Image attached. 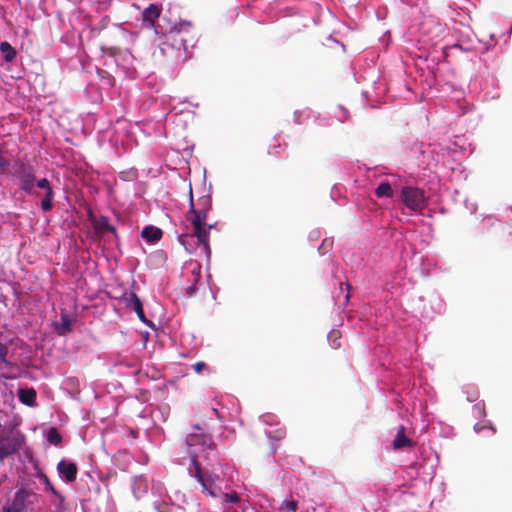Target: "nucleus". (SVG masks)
Segmentation results:
<instances>
[{"mask_svg":"<svg viewBox=\"0 0 512 512\" xmlns=\"http://www.w3.org/2000/svg\"><path fill=\"white\" fill-rule=\"evenodd\" d=\"M189 204L190 207L187 211L186 219L192 224L193 233L191 235H180L179 242L186 247L187 241L196 237L198 243L203 246L207 257H209L211 254L209 231L213 226L206 223V218L212 208V198L210 195H204L197 200L196 204H194L192 189L190 188Z\"/></svg>","mask_w":512,"mask_h":512,"instance_id":"nucleus-1","label":"nucleus"},{"mask_svg":"<svg viewBox=\"0 0 512 512\" xmlns=\"http://www.w3.org/2000/svg\"><path fill=\"white\" fill-rule=\"evenodd\" d=\"M196 43V31L192 23L179 22L170 28L169 31L162 33L160 43L163 52L175 50L179 54L188 52Z\"/></svg>","mask_w":512,"mask_h":512,"instance_id":"nucleus-2","label":"nucleus"},{"mask_svg":"<svg viewBox=\"0 0 512 512\" xmlns=\"http://www.w3.org/2000/svg\"><path fill=\"white\" fill-rule=\"evenodd\" d=\"M400 200L413 212H422L427 207V198L422 189L414 186H404L401 189Z\"/></svg>","mask_w":512,"mask_h":512,"instance_id":"nucleus-3","label":"nucleus"},{"mask_svg":"<svg viewBox=\"0 0 512 512\" xmlns=\"http://www.w3.org/2000/svg\"><path fill=\"white\" fill-rule=\"evenodd\" d=\"M16 176L19 178L21 183V189L26 193H31L34 188L35 174L32 166L28 164H20L16 171Z\"/></svg>","mask_w":512,"mask_h":512,"instance_id":"nucleus-4","label":"nucleus"},{"mask_svg":"<svg viewBox=\"0 0 512 512\" xmlns=\"http://www.w3.org/2000/svg\"><path fill=\"white\" fill-rule=\"evenodd\" d=\"M161 14V8L157 4H150L142 12V21L145 27L154 28L155 32L159 34L158 28L155 26V21Z\"/></svg>","mask_w":512,"mask_h":512,"instance_id":"nucleus-5","label":"nucleus"},{"mask_svg":"<svg viewBox=\"0 0 512 512\" xmlns=\"http://www.w3.org/2000/svg\"><path fill=\"white\" fill-rule=\"evenodd\" d=\"M37 187L45 190V196L41 201V208L43 211H50L53 208L54 192L50 182L46 179H40L36 183Z\"/></svg>","mask_w":512,"mask_h":512,"instance_id":"nucleus-6","label":"nucleus"},{"mask_svg":"<svg viewBox=\"0 0 512 512\" xmlns=\"http://www.w3.org/2000/svg\"><path fill=\"white\" fill-rule=\"evenodd\" d=\"M126 306L135 311L138 318L140 319V321H142L143 323L149 325V326H152V322L151 321H148L145 317V314H144V310H143V306H142V302L141 300L139 299V297L135 294V293H130L129 297H127L126 299Z\"/></svg>","mask_w":512,"mask_h":512,"instance_id":"nucleus-7","label":"nucleus"},{"mask_svg":"<svg viewBox=\"0 0 512 512\" xmlns=\"http://www.w3.org/2000/svg\"><path fill=\"white\" fill-rule=\"evenodd\" d=\"M58 472L65 477L68 482H73L76 480L78 468L76 463L68 462L66 460H61L57 464Z\"/></svg>","mask_w":512,"mask_h":512,"instance_id":"nucleus-8","label":"nucleus"},{"mask_svg":"<svg viewBox=\"0 0 512 512\" xmlns=\"http://www.w3.org/2000/svg\"><path fill=\"white\" fill-rule=\"evenodd\" d=\"M405 431L406 428L403 425H400L392 442V448L394 450H399L404 447H412L414 445L413 440L406 436Z\"/></svg>","mask_w":512,"mask_h":512,"instance_id":"nucleus-9","label":"nucleus"},{"mask_svg":"<svg viewBox=\"0 0 512 512\" xmlns=\"http://www.w3.org/2000/svg\"><path fill=\"white\" fill-rule=\"evenodd\" d=\"M189 269L192 276V284L186 288V292L189 296H192L196 291V284L201 278V265L198 262H192L189 264Z\"/></svg>","mask_w":512,"mask_h":512,"instance_id":"nucleus-10","label":"nucleus"},{"mask_svg":"<svg viewBox=\"0 0 512 512\" xmlns=\"http://www.w3.org/2000/svg\"><path fill=\"white\" fill-rule=\"evenodd\" d=\"M193 464L195 466V477L198 479V481L200 482V484L202 485L203 487V490L205 492H207L208 495L210 496H215V493L214 491L211 489L210 487V483L212 482V480L209 478H205L203 475H202V471H201V468L198 464V462L196 461V459H193Z\"/></svg>","mask_w":512,"mask_h":512,"instance_id":"nucleus-11","label":"nucleus"},{"mask_svg":"<svg viewBox=\"0 0 512 512\" xmlns=\"http://www.w3.org/2000/svg\"><path fill=\"white\" fill-rule=\"evenodd\" d=\"M141 236L148 242H156L161 239L162 230L154 226H148L142 230Z\"/></svg>","mask_w":512,"mask_h":512,"instance_id":"nucleus-12","label":"nucleus"},{"mask_svg":"<svg viewBox=\"0 0 512 512\" xmlns=\"http://www.w3.org/2000/svg\"><path fill=\"white\" fill-rule=\"evenodd\" d=\"M19 400L28 406H34L36 402V392L33 388L20 389L18 392Z\"/></svg>","mask_w":512,"mask_h":512,"instance_id":"nucleus-13","label":"nucleus"},{"mask_svg":"<svg viewBox=\"0 0 512 512\" xmlns=\"http://www.w3.org/2000/svg\"><path fill=\"white\" fill-rule=\"evenodd\" d=\"M375 194L379 198H391L393 197V189L390 183L384 181L377 186V188L375 189Z\"/></svg>","mask_w":512,"mask_h":512,"instance_id":"nucleus-14","label":"nucleus"},{"mask_svg":"<svg viewBox=\"0 0 512 512\" xmlns=\"http://www.w3.org/2000/svg\"><path fill=\"white\" fill-rule=\"evenodd\" d=\"M95 229L98 232L104 233V232H110L115 234L116 230L115 228L110 225L107 217H100L94 224Z\"/></svg>","mask_w":512,"mask_h":512,"instance_id":"nucleus-15","label":"nucleus"},{"mask_svg":"<svg viewBox=\"0 0 512 512\" xmlns=\"http://www.w3.org/2000/svg\"><path fill=\"white\" fill-rule=\"evenodd\" d=\"M0 51L6 62H11L16 57V50L7 41L0 43Z\"/></svg>","mask_w":512,"mask_h":512,"instance_id":"nucleus-16","label":"nucleus"},{"mask_svg":"<svg viewBox=\"0 0 512 512\" xmlns=\"http://www.w3.org/2000/svg\"><path fill=\"white\" fill-rule=\"evenodd\" d=\"M62 437L56 428H50L47 433V441L55 446L61 443Z\"/></svg>","mask_w":512,"mask_h":512,"instance_id":"nucleus-17","label":"nucleus"},{"mask_svg":"<svg viewBox=\"0 0 512 512\" xmlns=\"http://www.w3.org/2000/svg\"><path fill=\"white\" fill-rule=\"evenodd\" d=\"M38 478L43 482V484L45 485V489L47 491H50L51 493H53L54 495L58 496V497H61V495L57 492V490L54 488V486L52 485L50 479L47 477L46 474L44 473H39L38 474Z\"/></svg>","mask_w":512,"mask_h":512,"instance_id":"nucleus-18","label":"nucleus"},{"mask_svg":"<svg viewBox=\"0 0 512 512\" xmlns=\"http://www.w3.org/2000/svg\"><path fill=\"white\" fill-rule=\"evenodd\" d=\"M298 508V502L295 500H284L281 503L279 510H285L287 512H296Z\"/></svg>","mask_w":512,"mask_h":512,"instance_id":"nucleus-19","label":"nucleus"},{"mask_svg":"<svg viewBox=\"0 0 512 512\" xmlns=\"http://www.w3.org/2000/svg\"><path fill=\"white\" fill-rule=\"evenodd\" d=\"M16 451L15 446L11 447L9 444L6 445L5 440H0V457L7 456L11 453H14Z\"/></svg>","mask_w":512,"mask_h":512,"instance_id":"nucleus-20","label":"nucleus"},{"mask_svg":"<svg viewBox=\"0 0 512 512\" xmlns=\"http://www.w3.org/2000/svg\"><path fill=\"white\" fill-rule=\"evenodd\" d=\"M340 338V332L338 330H332L328 334V339L333 341V348L340 347V343L337 340Z\"/></svg>","mask_w":512,"mask_h":512,"instance_id":"nucleus-21","label":"nucleus"},{"mask_svg":"<svg viewBox=\"0 0 512 512\" xmlns=\"http://www.w3.org/2000/svg\"><path fill=\"white\" fill-rule=\"evenodd\" d=\"M62 321V333L69 332L71 330V321L67 315H61Z\"/></svg>","mask_w":512,"mask_h":512,"instance_id":"nucleus-22","label":"nucleus"},{"mask_svg":"<svg viewBox=\"0 0 512 512\" xmlns=\"http://www.w3.org/2000/svg\"><path fill=\"white\" fill-rule=\"evenodd\" d=\"M200 439L202 440V443L205 444V439L204 437H201V436H198V435H189L187 437V444L189 446H193V445H196L197 443H200Z\"/></svg>","mask_w":512,"mask_h":512,"instance_id":"nucleus-23","label":"nucleus"},{"mask_svg":"<svg viewBox=\"0 0 512 512\" xmlns=\"http://www.w3.org/2000/svg\"><path fill=\"white\" fill-rule=\"evenodd\" d=\"M224 499L226 502H231V503H237L240 500V498L236 492L224 494Z\"/></svg>","mask_w":512,"mask_h":512,"instance_id":"nucleus-24","label":"nucleus"},{"mask_svg":"<svg viewBox=\"0 0 512 512\" xmlns=\"http://www.w3.org/2000/svg\"><path fill=\"white\" fill-rule=\"evenodd\" d=\"M207 367L204 362H197L193 365V369L196 373H201Z\"/></svg>","mask_w":512,"mask_h":512,"instance_id":"nucleus-25","label":"nucleus"},{"mask_svg":"<svg viewBox=\"0 0 512 512\" xmlns=\"http://www.w3.org/2000/svg\"><path fill=\"white\" fill-rule=\"evenodd\" d=\"M280 147H281L280 144L274 146V148H276V149H279Z\"/></svg>","mask_w":512,"mask_h":512,"instance_id":"nucleus-26","label":"nucleus"}]
</instances>
